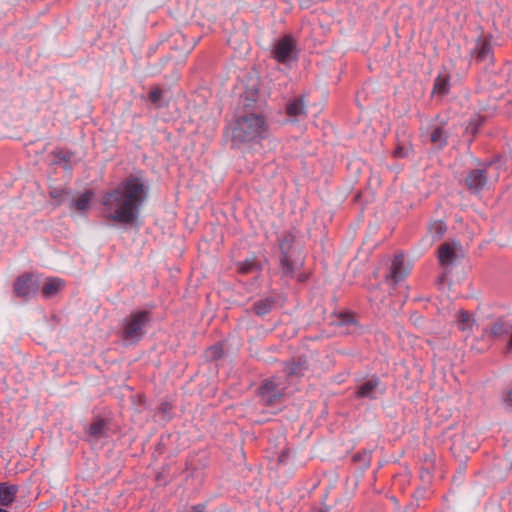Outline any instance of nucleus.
Listing matches in <instances>:
<instances>
[{"instance_id":"f257e3e1","label":"nucleus","mask_w":512,"mask_h":512,"mask_svg":"<svg viewBox=\"0 0 512 512\" xmlns=\"http://www.w3.org/2000/svg\"><path fill=\"white\" fill-rule=\"evenodd\" d=\"M148 187L141 177L128 176L102 198L105 216L120 224H133L147 198Z\"/></svg>"},{"instance_id":"f03ea898","label":"nucleus","mask_w":512,"mask_h":512,"mask_svg":"<svg viewBox=\"0 0 512 512\" xmlns=\"http://www.w3.org/2000/svg\"><path fill=\"white\" fill-rule=\"evenodd\" d=\"M268 136V124L262 115L248 113L239 116L232 126V142L240 146L258 143Z\"/></svg>"},{"instance_id":"7ed1b4c3","label":"nucleus","mask_w":512,"mask_h":512,"mask_svg":"<svg viewBox=\"0 0 512 512\" xmlns=\"http://www.w3.org/2000/svg\"><path fill=\"white\" fill-rule=\"evenodd\" d=\"M271 57L285 66L296 62L299 57L297 40L291 34H285L274 40L271 46Z\"/></svg>"},{"instance_id":"20e7f679","label":"nucleus","mask_w":512,"mask_h":512,"mask_svg":"<svg viewBox=\"0 0 512 512\" xmlns=\"http://www.w3.org/2000/svg\"><path fill=\"white\" fill-rule=\"evenodd\" d=\"M150 321L149 313L139 311L125 318L123 323V338L130 343L138 342L146 333Z\"/></svg>"},{"instance_id":"39448f33","label":"nucleus","mask_w":512,"mask_h":512,"mask_svg":"<svg viewBox=\"0 0 512 512\" xmlns=\"http://www.w3.org/2000/svg\"><path fill=\"white\" fill-rule=\"evenodd\" d=\"M283 395L278 378L266 380L259 388V396L263 404L270 406L278 402Z\"/></svg>"},{"instance_id":"423d86ee","label":"nucleus","mask_w":512,"mask_h":512,"mask_svg":"<svg viewBox=\"0 0 512 512\" xmlns=\"http://www.w3.org/2000/svg\"><path fill=\"white\" fill-rule=\"evenodd\" d=\"M39 289V282L32 274L19 276L14 283V291L17 296L30 298L36 294Z\"/></svg>"},{"instance_id":"0eeeda50","label":"nucleus","mask_w":512,"mask_h":512,"mask_svg":"<svg viewBox=\"0 0 512 512\" xmlns=\"http://www.w3.org/2000/svg\"><path fill=\"white\" fill-rule=\"evenodd\" d=\"M484 333L487 337L492 339H504L512 333V322L505 318H499L491 323V325L485 329Z\"/></svg>"},{"instance_id":"6e6552de","label":"nucleus","mask_w":512,"mask_h":512,"mask_svg":"<svg viewBox=\"0 0 512 512\" xmlns=\"http://www.w3.org/2000/svg\"><path fill=\"white\" fill-rule=\"evenodd\" d=\"M385 387L377 377H372L358 386L356 395L361 398L375 399L378 394H384Z\"/></svg>"},{"instance_id":"1a4fd4ad","label":"nucleus","mask_w":512,"mask_h":512,"mask_svg":"<svg viewBox=\"0 0 512 512\" xmlns=\"http://www.w3.org/2000/svg\"><path fill=\"white\" fill-rule=\"evenodd\" d=\"M465 183L471 192H480L487 184L486 171L483 169H474L470 171L465 179Z\"/></svg>"},{"instance_id":"9d476101","label":"nucleus","mask_w":512,"mask_h":512,"mask_svg":"<svg viewBox=\"0 0 512 512\" xmlns=\"http://www.w3.org/2000/svg\"><path fill=\"white\" fill-rule=\"evenodd\" d=\"M292 245V237L285 236L284 239L280 243V249L282 253L281 257V266L282 271L285 275H291L294 271V266L290 260L289 251Z\"/></svg>"},{"instance_id":"9b49d317","label":"nucleus","mask_w":512,"mask_h":512,"mask_svg":"<svg viewBox=\"0 0 512 512\" xmlns=\"http://www.w3.org/2000/svg\"><path fill=\"white\" fill-rule=\"evenodd\" d=\"M403 254L395 255L390 271V277L394 283L402 281L409 273L408 267L405 266Z\"/></svg>"},{"instance_id":"f8f14e48","label":"nucleus","mask_w":512,"mask_h":512,"mask_svg":"<svg viewBox=\"0 0 512 512\" xmlns=\"http://www.w3.org/2000/svg\"><path fill=\"white\" fill-rule=\"evenodd\" d=\"M65 288V281L58 277H49L42 285L41 293L45 298H52Z\"/></svg>"},{"instance_id":"ddd939ff","label":"nucleus","mask_w":512,"mask_h":512,"mask_svg":"<svg viewBox=\"0 0 512 512\" xmlns=\"http://www.w3.org/2000/svg\"><path fill=\"white\" fill-rule=\"evenodd\" d=\"M472 56L481 62L492 61V48L488 40L478 38L472 51Z\"/></svg>"},{"instance_id":"4468645a","label":"nucleus","mask_w":512,"mask_h":512,"mask_svg":"<svg viewBox=\"0 0 512 512\" xmlns=\"http://www.w3.org/2000/svg\"><path fill=\"white\" fill-rule=\"evenodd\" d=\"M18 487L8 483H0V505L10 506L16 499Z\"/></svg>"},{"instance_id":"2eb2a0df","label":"nucleus","mask_w":512,"mask_h":512,"mask_svg":"<svg viewBox=\"0 0 512 512\" xmlns=\"http://www.w3.org/2000/svg\"><path fill=\"white\" fill-rule=\"evenodd\" d=\"M438 259L441 265L449 266L456 259V252L449 243H443L438 250Z\"/></svg>"},{"instance_id":"dca6fc26","label":"nucleus","mask_w":512,"mask_h":512,"mask_svg":"<svg viewBox=\"0 0 512 512\" xmlns=\"http://www.w3.org/2000/svg\"><path fill=\"white\" fill-rule=\"evenodd\" d=\"M308 369L307 361L302 358L286 363L285 372L289 376H302Z\"/></svg>"},{"instance_id":"f3484780","label":"nucleus","mask_w":512,"mask_h":512,"mask_svg":"<svg viewBox=\"0 0 512 512\" xmlns=\"http://www.w3.org/2000/svg\"><path fill=\"white\" fill-rule=\"evenodd\" d=\"M429 140L435 147L443 148L447 144L448 134L443 127L435 126L432 128Z\"/></svg>"},{"instance_id":"a211bd4d","label":"nucleus","mask_w":512,"mask_h":512,"mask_svg":"<svg viewBox=\"0 0 512 512\" xmlns=\"http://www.w3.org/2000/svg\"><path fill=\"white\" fill-rule=\"evenodd\" d=\"M449 82V76L447 74L440 73L434 81L433 93L441 96L446 95L449 92Z\"/></svg>"},{"instance_id":"6ab92c4d","label":"nucleus","mask_w":512,"mask_h":512,"mask_svg":"<svg viewBox=\"0 0 512 512\" xmlns=\"http://www.w3.org/2000/svg\"><path fill=\"white\" fill-rule=\"evenodd\" d=\"M286 112L291 117H301L306 115V106L302 98L294 99L286 107Z\"/></svg>"},{"instance_id":"aec40b11","label":"nucleus","mask_w":512,"mask_h":512,"mask_svg":"<svg viewBox=\"0 0 512 512\" xmlns=\"http://www.w3.org/2000/svg\"><path fill=\"white\" fill-rule=\"evenodd\" d=\"M446 224L441 220L433 221L428 227V236L432 241H438L446 232Z\"/></svg>"},{"instance_id":"412c9836","label":"nucleus","mask_w":512,"mask_h":512,"mask_svg":"<svg viewBox=\"0 0 512 512\" xmlns=\"http://www.w3.org/2000/svg\"><path fill=\"white\" fill-rule=\"evenodd\" d=\"M274 305V300L272 298H264L256 301L254 303L253 309L256 315L264 316L268 314Z\"/></svg>"},{"instance_id":"4be33fe9","label":"nucleus","mask_w":512,"mask_h":512,"mask_svg":"<svg viewBox=\"0 0 512 512\" xmlns=\"http://www.w3.org/2000/svg\"><path fill=\"white\" fill-rule=\"evenodd\" d=\"M459 329L462 331L471 330L473 325V319L466 311H461L459 313Z\"/></svg>"},{"instance_id":"5701e85b","label":"nucleus","mask_w":512,"mask_h":512,"mask_svg":"<svg viewBox=\"0 0 512 512\" xmlns=\"http://www.w3.org/2000/svg\"><path fill=\"white\" fill-rule=\"evenodd\" d=\"M90 202V194L85 193L72 202V206L78 211H85Z\"/></svg>"},{"instance_id":"b1692460","label":"nucleus","mask_w":512,"mask_h":512,"mask_svg":"<svg viewBox=\"0 0 512 512\" xmlns=\"http://www.w3.org/2000/svg\"><path fill=\"white\" fill-rule=\"evenodd\" d=\"M239 271L242 274L256 272L258 271L257 263L255 262V260H245L244 262L240 263Z\"/></svg>"},{"instance_id":"393cba45","label":"nucleus","mask_w":512,"mask_h":512,"mask_svg":"<svg viewBox=\"0 0 512 512\" xmlns=\"http://www.w3.org/2000/svg\"><path fill=\"white\" fill-rule=\"evenodd\" d=\"M163 91L159 87H155L150 91V100L154 104H159L162 99Z\"/></svg>"},{"instance_id":"a878e982","label":"nucleus","mask_w":512,"mask_h":512,"mask_svg":"<svg viewBox=\"0 0 512 512\" xmlns=\"http://www.w3.org/2000/svg\"><path fill=\"white\" fill-rule=\"evenodd\" d=\"M207 353H208V355H207L208 358L216 359L221 356L222 349L219 346H213L208 349Z\"/></svg>"},{"instance_id":"bb28decb","label":"nucleus","mask_w":512,"mask_h":512,"mask_svg":"<svg viewBox=\"0 0 512 512\" xmlns=\"http://www.w3.org/2000/svg\"><path fill=\"white\" fill-rule=\"evenodd\" d=\"M503 403L506 407H512V388L503 397Z\"/></svg>"},{"instance_id":"cd10ccee","label":"nucleus","mask_w":512,"mask_h":512,"mask_svg":"<svg viewBox=\"0 0 512 512\" xmlns=\"http://www.w3.org/2000/svg\"><path fill=\"white\" fill-rule=\"evenodd\" d=\"M188 512H205V507L203 505H195Z\"/></svg>"},{"instance_id":"c85d7f7f","label":"nucleus","mask_w":512,"mask_h":512,"mask_svg":"<svg viewBox=\"0 0 512 512\" xmlns=\"http://www.w3.org/2000/svg\"><path fill=\"white\" fill-rule=\"evenodd\" d=\"M90 433H91L92 435H95V434H96V423H92V424L90 425Z\"/></svg>"},{"instance_id":"c756f323","label":"nucleus","mask_w":512,"mask_h":512,"mask_svg":"<svg viewBox=\"0 0 512 512\" xmlns=\"http://www.w3.org/2000/svg\"><path fill=\"white\" fill-rule=\"evenodd\" d=\"M102 425H103V422L101 420L98 419V424H97V427H98V436L100 435L101 431H102Z\"/></svg>"},{"instance_id":"7c9ffc66","label":"nucleus","mask_w":512,"mask_h":512,"mask_svg":"<svg viewBox=\"0 0 512 512\" xmlns=\"http://www.w3.org/2000/svg\"><path fill=\"white\" fill-rule=\"evenodd\" d=\"M0 512H8L7 510H5L4 508H1L0 507Z\"/></svg>"}]
</instances>
